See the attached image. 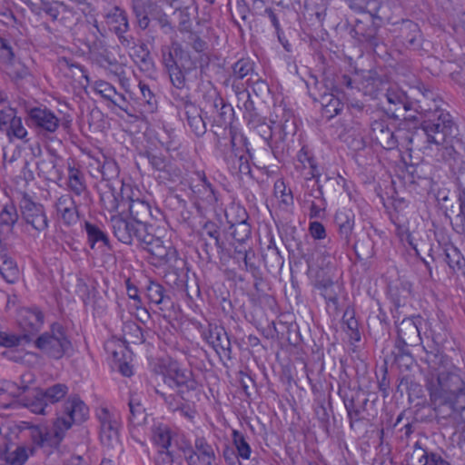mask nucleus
<instances>
[{"mask_svg": "<svg viewBox=\"0 0 465 465\" xmlns=\"http://www.w3.org/2000/svg\"><path fill=\"white\" fill-rule=\"evenodd\" d=\"M420 361L427 366L426 387L438 422L464 411L465 371L436 346L423 347Z\"/></svg>", "mask_w": 465, "mask_h": 465, "instance_id": "nucleus-1", "label": "nucleus"}, {"mask_svg": "<svg viewBox=\"0 0 465 465\" xmlns=\"http://www.w3.org/2000/svg\"><path fill=\"white\" fill-rule=\"evenodd\" d=\"M161 63L172 84L171 95L184 113L186 122L203 114V104L193 102L186 75L196 70L197 63L178 41L161 47Z\"/></svg>", "mask_w": 465, "mask_h": 465, "instance_id": "nucleus-2", "label": "nucleus"}, {"mask_svg": "<svg viewBox=\"0 0 465 465\" xmlns=\"http://www.w3.org/2000/svg\"><path fill=\"white\" fill-rule=\"evenodd\" d=\"M421 115L420 129L427 142L434 144L453 142L459 134V128L451 114L434 104V108L419 105Z\"/></svg>", "mask_w": 465, "mask_h": 465, "instance_id": "nucleus-3", "label": "nucleus"}, {"mask_svg": "<svg viewBox=\"0 0 465 465\" xmlns=\"http://www.w3.org/2000/svg\"><path fill=\"white\" fill-rule=\"evenodd\" d=\"M381 24L382 18L379 15V11L368 12L355 19L350 34L365 48L383 58L387 54V48L381 33Z\"/></svg>", "mask_w": 465, "mask_h": 465, "instance_id": "nucleus-4", "label": "nucleus"}, {"mask_svg": "<svg viewBox=\"0 0 465 465\" xmlns=\"http://www.w3.org/2000/svg\"><path fill=\"white\" fill-rule=\"evenodd\" d=\"M203 115L211 123L213 131L221 132L223 128L232 126L234 116L233 107L215 88H211L203 94Z\"/></svg>", "mask_w": 465, "mask_h": 465, "instance_id": "nucleus-5", "label": "nucleus"}, {"mask_svg": "<svg viewBox=\"0 0 465 465\" xmlns=\"http://www.w3.org/2000/svg\"><path fill=\"white\" fill-rule=\"evenodd\" d=\"M34 345L44 355L56 361L68 354L73 347L66 329L59 322L51 324L48 331L34 341Z\"/></svg>", "mask_w": 465, "mask_h": 465, "instance_id": "nucleus-6", "label": "nucleus"}, {"mask_svg": "<svg viewBox=\"0 0 465 465\" xmlns=\"http://www.w3.org/2000/svg\"><path fill=\"white\" fill-rule=\"evenodd\" d=\"M215 136L214 148L225 163H232L237 156L248 153L251 156L247 137L232 126L213 131Z\"/></svg>", "mask_w": 465, "mask_h": 465, "instance_id": "nucleus-7", "label": "nucleus"}, {"mask_svg": "<svg viewBox=\"0 0 465 465\" xmlns=\"http://www.w3.org/2000/svg\"><path fill=\"white\" fill-rule=\"evenodd\" d=\"M114 235L124 244L135 243L141 247L146 240L152 239L150 229L153 225L149 223H139L133 219H124L121 215H112L110 219Z\"/></svg>", "mask_w": 465, "mask_h": 465, "instance_id": "nucleus-8", "label": "nucleus"}, {"mask_svg": "<svg viewBox=\"0 0 465 465\" xmlns=\"http://www.w3.org/2000/svg\"><path fill=\"white\" fill-rule=\"evenodd\" d=\"M141 247L147 251L153 259L155 260V262H153L154 265H167L170 268H173L175 270L174 274L176 275L174 283L178 287L183 288L185 286L186 280L184 278L186 274L183 273V277H181L177 272L180 267L184 265V261L180 258L177 250L173 246H164L163 241L152 232V239L146 240V242H143Z\"/></svg>", "mask_w": 465, "mask_h": 465, "instance_id": "nucleus-9", "label": "nucleus"}, {"mask_svg": "<svg viewBox=\"0 0 465 465\" xmlns=\"http://www.w3.org/2000/svg\"><path fill=\"white\" fill-rule=\"evenodd\" d=\"M136 25L141 30L149 27L151 20L156 21L164 34H170L175 27L161 5L152 0H131Z\"/></svg>", "mask_w": 465, "mask_h": 465, "instance_id": "nucleus-10", "label": "nucleus"}, {"mask_svg": "<svg viewBox=\"0 0 465 465\" xmlns=\"http://www.w3.org/2000/svg\"><path fill=\"white\" fill-rule=\"evenodd\" d=\"M338 394L343 401L351 429H353L356 422L368 420L371 416L370 407L375 404L376 398L371 400V393L367 394L361 389L351 390L340 387Z\"/></svg>", "mask_w": 465, "mask_h": 465, "instance_id": "nucleus-11", "label": "nucleus"}, {"mask_svg": "<svg viewBox=\"0 0 465 465\" xmlns=\"http://www.w3.org/2000/svg\"><path fill=\"white\" fill-rule=\"evenodd\" d=\"M163 381L173 390L178 391L181 399L185 400L186 395L197 388V381L193 371L183 368L176 361H168L161 365Z\"/></svg>", "mask_w": 465, "mask_h": 465, "instance_id": "nucleus-12", "label": "nucleus"}, {"mask_svg": "<svg viewBox=\"0 0 465 465\" xmlns=\"http://www.w3.org/2000/svg\"><path fill=\"white\" fill-rule=\"evenodd\" d=\"M54 421L67 432L73 425H80L89 418V408L79 395H70L55 411Z\"/></svg>", "mask_w": 465, "mask_h": 465, "instance_id": "nucleus-13", "label": "nucleus"}, {"mask_svg": "<svg viewBox=\"0 0 465 465\" xmlns=\"http://www.w3.org/2000/svg\"><path fill=\"white\" fill-rule=\"evenodd\" d=\"M391 125L393 124L384 113L377 114L370 122L371 140L385 150H392L398 146V139Z\"/></svg>", "mask_w": 465, "mask_h": 465, "instance_id": "nucleus-14", "label": "nucleus"}, {"mask_svg": "<svg viewBox=\"0 0 465 465\" xmlns=\"http://www.w3.org/2000/svg\"><path fill=\"white\" fill-rule=\"evenodd\" d=\"M20 210L22 219L27 225H30L37 233L48 229L49 221L45 213V206L40 203H35L27 194L24 193L20 201Z\"/></svg>", "mask_w": 465, "mask_h": 465, "instance_id": "nucleus-15", "label": "nucleus"}, {"mask_svg": "<svg viewBox=\"0 0 465 465\" xmlns=\"http://www.w3.org/2000/svg\"><path fill=\"white\" fill-rule=\"evenodd\" d=\"M25 123L39 134L46 136L49 134H54L58 129L60 119L45 106L32 107L27 110Z\"/></svg>", "mask_w": 465, "mask_h": 465, "instance_id": "nucleus-16", "label": "nucleus"}, {"mask_svg": "<svg viewBox=\"0 0 465 465\" xmlns=\"http://www.w3.org/2000/svg\"><path fill=\"white\" fill-rule=\"evenodd\" d=\"M142 292L148 300V303L154 305L165 316L174 309V302L172 298V292L167 290L159 282L148 279L143 286Z\"/></svg>", "mask_w": 465, "mask_h": 465, "instance_id": "nucleus-17", "label": "nucleus"}, {"mask_svg": "<svg viewBox=\"0 0 465 465\" xmlns=\"http://www.w3.org/2000/svg\"><path fill=\"white\" fill-rule=\"evenodd\" d=\"M139 156L146 159L151 168L159 173V179L176 182L182 176L181 170L173 163L169 157L160 152L146 150L140 153Z\"/></svg>", "mask_w": 465, "mask_h": 465, "instance_id": "nucleus-18", "label": "nucleus"}, {"mask_svg": "<svg viewBox=\"0 0 465 465\" xmlns=\"http://www.w3.org/2000/svg\"><path fill=\"white\" fill-rule=\"evenodd\" d=\"M334 223L337 226L338 239L342 249L346 251L351 249L359 257L356 242H354L355 215L352 211L349 209L338 210L334 215Z\"/></svg>", "mask_w": 465, "mask_h": 465, "instance_id": "nucleus-19", "label": "nucleus"}, {"mask_svg": "<svg viewBox=\"0 0 465 465\" xmlns=\"http://www.w3.org/2000/svg\"><path fill=\"white\" fill-rule=\"evenodd\" d=\"M203 340L215 351L221 360H232V341L225 329L217 324H209L202 333Z\"/></svg>", "mask_w": 465, "mask_h": 465, "instance_id": "nucleus-20", "label": "nucleus"}, {"mask_svg": "<svg viewBox=\"0 0 465 465\" xmlns=\"http://www.w3.org/2000/svg\"><path fill=\"white\" fill-rule=\"evenodd\" d=\"M104 18L110 30L117 35L122 45L129 47L134 44V38L127 35L130 31V24L127 12L124 9L114 5L106 12Z\"/></svg>", "mask_w": 465, "mask_h": 465, "instance_id": "nucleus-21", "label": "nucleus"}, {"mask_svg": "<svg viewBox=\"0 0 465 465\" xmlns=\"http://www.w3.org/2000/svg\"><path fill=\"white\" fill-rule=\"evenodd\" d=\"M395 41L398 45L418 51L422 48L423 37L419 25L411 20L403 19L396 24Z\"/></svg>", "mask_w": 465, "mask_h": 465, "instance_id": "nucleus-22", "label": "nucleus"}, {"mask_svg": "<svg viewBox=\"0 0 465 465\" xmlns=\"http://www.w3.org/2000/svg\"><path fill=\"white\" fill-rule=\"evenodd\" d=\"M195 175L197 176V181H193L190 183L192 193L203 204L215 207L221 196L216 186L207 179L203 171H197Z\"/></svg>", "mask_w": 465, "mask_h": 465, "instance_id": "nucleus-23", "label": "nucleus"}, {"mask_svg": "<svg viewBox=\"0 0 465 465\" xmlns=\"http://www.w3.org/2000/svg\"><path fill=\"white\" fill-rule=\"evenodd\" d=\"M411 460L414 465H450L446 452L440 448H433L416 441Z\"/></svg>", "mask_w": 465, "mask_h": 465, "instance_id": "nucleus-24", "label": "nucleus"}, {"mask_svg": "<svg viewBox=\"0 0 465 465\" xmlns=\"http://www.w3.org/2000/svg\"><path fill=\"white\" fill-rule=\"evenodd\" d=\"M96 417L100 423V437L102 441L111 444L114 440H118L121 427L118 413L111 411L105 407H102L97 411Z\"/></svg>", "mask_w": 465, "mask_h": 465, "instance_id": "nucleus-25", "label": "nucleus"}, {"mask_svg": "<svg viewBox=\"0 0 465 465\" xmlns=\"http://www.w3.org/2000/svg\"><path fill=\"white\" fill-rule=\"evenodd\" d=\"M397 339L401 340L405 344L416 345L420 341V326L422 323L420 316L404 318L398 323L399 317L396 315Z\"/></svg>", "mask_w": 465, "mask_h": 465, "instance_id": "nucleus-26", "label": "nucleus"}, {"mask_svg": "<svg viewBox=\"0 0 465 465\" xmlns=\"http://www.w3.org/2000/svg\"><path fill=\"white\" fill-rule=\"evenodd\" d=\"M278 230L289 253L297 254L301 258L306 259L307 253L301 240L298 228L292 223H285L281 227H278Z\"/></svg>", "mask_w": 465, "mask_h": 465, "instance_id": "nucleus-27", "label": "nucleus"}, {"mask_svg": "<svg viewBox=\"0 0 465 465\" xmlns=\"http://www.w3.org/2000/svg\"><path fill=\"white\" fill-rule=\"evenodd\" d=\"M359 76L352 78L347 74H337L333 81L327 79L325 82V87L329 91L341 94L342 98H347L350 95L354 94L355 91H359Z\"/></svg>", "mask_w": 465, "mask_h": 465, "instance_id": "nucleus-28", "label": "nucleus"}, {"mask_svg": "<svg viewBox=\"0 0 465 465\" xmlns=\"http://www.w3.org/2000/svg\"><path fill=\"white\" fill-rule=\"evenodd\" d=\"M358 87L359 91L362 92L364 95L376 99L383 90L384 82L376 71H364L359 76Z\"/></svg>", "mask_w": 465, "mask_h": 465, "instance_id": "nucleus-29", "label": "nucleus"}, {"mask_svg": "<svg viewBox=\"0 0 465 465\" xmlns=\"http://www.w3.org/2000/svg\"><path fill=\"white\" fill-rule=\"evenodd\" d=\"M296 158L297 164L295 165V169L298 172L302 173L306 168L310 169L305 176L306 183L312 180H316L318 183V179H320L322 174L319 170L317 161L309 149L306 146H302L297 153Z\"/></svg>", "mask_w": 465, "mask_h": 465, "instance_id": "nucleus-30", "label": "nucleus"}, {"mask_svg": "<svg viewBox=\"0 0 465 465\" xmlns=\"http://www.w3.org/2000/svg\"><path fill=\"white\" fill-rule=\"evenodd\" d=\"M453 274L465 276V258L453 243H445L440 254Z\"/></svg>", "mask_w": 465, "mask_h": 465, "instance_id": "nucleus-31", "label": "nucleus"}, {"mask_svg": "<svg viewBox=\"0 0 465 465\" xmlns=\"http://www.w3.org/2000/svg\"><path fill=\"white\" fill-rule=\"evenodd\" d=\"M412 284L408 281H399L389 286V297L394 305L392 311L393 318H396V313H399V309L405 306L406 302L411 296Z\"/></svg>", "mask_w": 465, "mask_h": 465, "instance_id": "nucleus-32", "label": "nucleus"}, {"mask_svg": "<svg viewBox=\"0 0 465 465\" xmlns=\"http://www.w3.org/2000/svg\"><path fill=\"white\" fill-rule=\"evenodd\" d=\"M385 97L387 102L390 104L394 105V110L392 111V117L398 118V115H396V112L403 109V111L407 112L410 110H415L416 112H420L419 105H420L419 103H413L410 101L407 94L401 89L397 87H390L387 89L385 93Z\"/></svg>", "mask_w": 465, "mask_h": 465, "instance_id": "nucleus-33", "label": "nucleus"}, {"mask_svg": "<svg viewBox=\"0 0 465 465\" xmlns=\"http://www.w3.org/2000/svg\"><path fill=\"white\" fill-rule=\"evenodd\" d=\"M55 207L64 224L71 226L78 222L79 214L77 205L71 195L65 194L60 196L56 201Z\"/></svg>", "mask_w": 465, "mask_h": 465, "instance_id": "nucleus-34", "label": "nucleus"}, {"mask_svg": "<svg viewBox=\"0 0 465 465\" xmlns=\"http://www.w3.org/2000/svg\"><path fill=\"white\" fill-rule=\"evenodd\" d=\"M429 165L427 164H411L407 167L406 179L413 190L420 188L427 191L430 186V177L428 172Z\"/></svg>", "mask_w": 465, "mask_h": 465, "instance_id": "nucleus-35", "label": "nucleus"}, {"mask_svg": "<svg viewBox=\"0 0 465 465\" xmlns=\"http://www.w3.org/2000/svg\"><path fill=\"white\" fill-rule=\"evenodd\" d=\"M319 102L322 106V116L326 120H331L339 115L344 107L341 94L332 91H330V93L324 92L321 94Z\"/></svg>", "mask_w": 465, "mask_h": 465, "instance_id": "nucleus-36", "label": "nucleus"}, {"mask_svg": "<svg viewBox=\"0 0 465 465\" xmlns=\"http://www.w3.org/2000/svg\"><path fill=\"white\" fill-rule=\"evenodd\" d=\"M247 125L251 129L255 130L257 134L264 139L268 146L271 148L273 155L276 158H279V155L283 152V146H280V142L278 141L274 142L273 143H272V128L269 124L266 123L265 118L261 115L258 117L257 123H249Z\"/></svg>", "mask_w": 465, "mask_h": 465, "instance_id": "nucleus-37", "label": "nucleus"}, {"mask_svg": "<svg viewBox=\"0 0 465 465\" xmlns=\"http://www.w3.org/2000/svg\"><path fill=\"white\" fill-rule=\"evenodd\" d=\"M175 432L168 425L155 421L151 427V440L159 449H169Z\"/></svg>", "mask_w": 465, "mask_h": 465, "instance_id": "nucleus-38", "label": "nucleus"}, {"mask_svg": "<svg viewBox=\"0 0 465 465\" xmlns=\"http://www.w3.org/2000/svg\"><path fill=\"white\" fill-rule=\"evenodd\" d=\"M242 216L240 221L234 223L230 221V226L226 231V233L240 245L245 243V242L250 239L252 233L251 225L247 223L248 214L245 210H242Z\"/></svg>", "mask_w": 465, "mask_h": 465, "instance_id": "nucleus-39", "label": "nucleus"}, {"mask_svg": "<svg viewBox=\"0 0 465 465\" xmlns=\"http://www.w3.org/2000/svg\"><path fill=\"white\" fill-rule=\"evenodd\" d=\"M43 394L42 389L35 387L32 389L30 394L23 397L21 404L30 410L33 413L45 415L46 408L49 406Z\"/></svg>", "mask_w": 465, "mask_h": 465, "instance_id": "nucleus-40", "label": "nucleus"}, {"mask_svg": "<svg viewBox=\"0 0 465 465\" xmlns=\"http://www.w3.org/2000/svg\"><path fill=\"white\" fill-rule=\"evenodd\" d=\"M28 458V449L25 446H16L14 450H10L8 443L0 446V460L6 465H24Z\"/></svg>", "mask_w": 465, "mask_h": 465, "instance_id": "nucleus-41", "label": "nucleus"}, {"mask_svg": "<svg viewBox=\"0 0 465 465\" xmlns=\"http://www.w3.org/2000/svg\"><path fill=\"white\" fill-rule=\"evenodd\" d=\"M234 252L239 256H242L243 267L241 268L251 273L252 278H260V273L262 272L255 252L252 248L246 249L245 247L235 246Z\"/></svg>", "mask_w": 465, "mask_h": 465, "instance_id": "nucleus-42", "label": "nucleus"}, {"mask_svg": "<svg viewBox=\"0 0 465 465\" xmlns=\"http://www.w3.org/2000/svg\"><path fill=\"white\" fill-rule=\"evenodd\" d=\"M129 415L127 417L129 425L133 427L143 425L147 414L145 408L136 393H131L128 400Z\"/></svg>", "mask_w": 465, "mask_h": 465, "instance_id": "nucleus-43", "label": "nucleus"}, {"mask_svg": "<svg viewBox=\"0 0 465 465\" xmlns=\"http://www.w3.org/2000/svg\"><path fill=\"white\" fill-rule=\"evenodd\" d=\"M198 7L196 4L194 5L176 6L173 12V15L178 20V30L182 34L191 32L193 30L192 19L197 15Z\"/></svg>", "mask_w": 465, "mask_h": 465, "instance_id": "nucleus-44", "label": "nucleus"}, {"mask_svg": "<svg viewBox=\"0 0 465 465\" xmlns=\"http://www.w3.org/2000/svg\"><path fill=\"white\" fill-rule=\"evenodd\" d=\"M256 64L250 57H242L232 64L230 77L243 80L244 78H253L257 76L255 72Z\"/></svg>", "mask_w": 465, "mask_h": 465, "instance_id": "nucleus-45", "label": "nucleus"}, {"mask_svg": "<svg viewBox=\"0 0 465 465\" xmlns=\"http://www.w3.org/2000/svg\"><path fill=\"white\" fill-rule=\"evenodd\" d=\"M19 214L13 203H6L0 211V232L5 235L12 233Z\"/></svg>", "mask_w": 465, "mask_h": 465, "instance_id": "nucleus-46", "label": "nucleus"}, {"mask_svg": "<svg viewBox=\"0 0 465 465\" xmlns=\"http://www.w3.org/2000/svg\"><path fill=\"white\" fill-rule=\"evenodd\" d=\"M314 287L320 291L321 295L327 303L337 306L339 303L338 293L334 290V282L331 277H321L318 273L315 279Z\"/></svg>", "mask_w": 465, "mask_h": 465, "instance_id": "nucleus-47", "label": "nucleus"}, {"mask_svg": "<svg viewBox=\"0 0 465 465\" xmlns=\"http://www.w3.org/2000/svg\"><path fill=\"white\" fill-rule=\"evenodd\" d=\"M38 9V14L44 13L45 15L49 16L53 22L59 20L62 10L64 14H71L74 15V8L69 7L63 2L59 1L50 2L47 0H41Z\"/></svg>", "mask_w": 465, "mask_h": 465, "instance_id": "nucleus-48", "label": "nucleus"}, {"mask_svg": "<svg viewBox=\"0 0 465 465\" xmlns=\"http://www.w3.org/2000/svg\"><path fill=\"white\" fill-rule=\"evenodd\" d=\"M68 187L77 196L88 194L84 173L71 165L68 167Z\"/></svg>", "mask_w": 465, "mask_h": 465, "instance_id": "nucleus-49", "label": "nucleus"}, {"mask_svg": "<svg viewBox=\"0 0 465 465\" xmlns=\"http://www.w3.org/2000/svg\"><path fill=\"white\" fill-rule=\"evenodd\" d=\"M0 274L9 283H14L18 278L16 262L5 251L0 252Z\"/></svg>", "mask_w": 465, "mask_h": 465, "instance_id": "nucleus-50", "label": "nucleus"}, {"mask_svg": "<svg viewBox=\"0 0 465 465\" xmlns=\"http://www.w3.org/2000/svg\"><path fill=\"white\" fill-rule=\"evenodd\" d=\"M128 210L130 219L139 223H148L147 219L151 216V206L149 203L140 199H131Z\"/></svg>", "mask_w": 465, "mask_h": 465, "instance_id": "nucleus-51", "label": "nucleus"}, {"mask_svg": "<svg viewBox=\"0 0 465 465\" xmlns=\"http://www.w3.org/2000/svg\"><path fill=\"white\" fill-rule=\"evenodd\" d=\"M122 331L126 343L142 344L145 341L142 328L134 321L124 322Z\"/></svg>", "mask_w": 465, "mask_h": 465, "instance_id": "nucleus-52", "label": "nucleus"}, {"mask_svg": "<svg viewBox=\"0 0 465 465\" xmlns=\"http://www.w3.org/2000/svg\"><path fill=\"white\" fill-rule=\"evenodd\" d=\"M66 432L54 421L52 423V430H44L43 448L57 449L65 437Z\"/></svg>", "mask_w": 465, "mask_h": 465, "instance_id": "nucleus-53", "label": "nucleus"}, {"mask_svg": "<svg viewBox=\"0 0 465 465\" xmlns=\"http://www.w3.org/2000/svg\"><path fill=\"white\" fill-rule=\"evenodd\" d=\"M100 201L103 207L110 213L117 211L120 205L119 194L114 186L107 183L100 193Z\"/></svg>", "mask_w": 465, "mask_h": 465, "instance_id": "nucleus-54", "label": "nucleus"}, {"mask_svg": "<svg viewBox=\"0 0 465 465\" xmlns=\"http://www.w3.org/2000/svg\"><path fill=\"white\" fill-rule=\"evenodd\" d=\"M84 229L87 234L88 242L93 249L96 242H103L109 250H112V245L107 234L103 232L97 225L90 222L84 223Z\"/></svg>", "mask_w": 465, "mask_h": 465, "instance_id": "nucleus-55", "label": "nucleus"}, {"mask_svg": "<svg viewBox=\"0 0 465 465\" xmlns=\"http://www.w3.org/2000/svg\"><path fill=\"white\" fill-rule=\"evenodd\" d=\"M45 401L49 404H55L62 401L69 391V388L64 383H55L46 389H42Z\"/></svg>", "mask_w": 465, "mask_h": 465, "instance_id": "nucleus-56", "label": "nucleus"}, {"mask_svg": "<svg viewBox=\"0 0 465 465\" xmlns=\"http://www.w3.org/2000/svg\"><path fill=\"white\" fill-rule=\"evenodd\" d=\"M195 454L201 462L208 460H217L215 451L213 446L207 441L204 437H196L194 440Z\"/></svg>", "mask_w": 465, "mask_h": 465, "instance_id": "nucleus-57", "label": "nucleus"}, {"mask_svg": "<svg viewBox=\"0 0 465 465\" xmlns=\"http://www.w3.org/2000/svg\"><path fill=\"white\" fill-rule=\"evenodd\" d=\"M350 9L359 14L380 11L381 3L379 0H344Z\"/></svg>", "mask_w": 465, "mask_h": 465, "instance_id": "nucleus-58", "label": "nucleus"}, {"mask_svg": "<svg viewBox=\"0 0 465 465\" xmlns=\"http://www.w3.org/2000/svg\"><path fill=\"white\" fill-rule=\"evenodd\" d=\"M29 343L33 341V336L29 333L16 335L0 330V346L13 348L20 345L22 342Z\"/></svg>", "mask_w": 465, "mask_h": 465, "instance_id": "nucleus-59", "label": "nucleus"}, {"mask_svg": "<svg viewBox=\"0 0 465 465\" xmlns=\"http://www.w3.org/2000/svg\"><path fill=\"white\" fill-rule=\"evenodd\" d=\"M37 170L39 176L46 180L54 181L60 179V173L56 169L55 159H43L37 163Z\"/></svg>", "mask_w": 465, "mask_h": 465, "instance_id": "nucleus-60", "label": "nucleus"}, {"mask_svg": "<svg viewBox=\"0 0 465 465\" xmlns=\"http://www.w3.org/2000/svg\"><path fill=\"white\" fill-rule=\"evenodd\" d=\"M451 143L452 142L435 144L437 146V150L434 156L437 162L451 165L452 162L455 161L456 155V150Z\"/></svg>", "mask_w": 465, "mask_h": 465, "instance_id": "nucleus-61", "label": "nucleus"}, {"mask_svg": "<svg viewBox=\"0 0 465 465\" xmlns=\"http://www.w3.org/2000/svg\"><path fill=\"white\" fill-rule=\"evenodd\" d=\"M85 27L90 32L91 36L85 39L84 45L89 50L97 49L100 36H104V30L100 28L96 19H94L93 23L87 21Z\"/></svg>", "mask_w": 465, "mask_h": 465, "instance_id": "nucleus-62", "label": "nucleus"}, {"mask_svg": "<svg viewBox=\"0 0 465 465\" xmlns=\"http://www.w3.org/2000/svg\"><path fill=\"white\" fill-rule=\"evenodd\" d=\"M232 443L237 450L238 456L243 460H248L251 456L252 450L246 441L244 435L239 430H233L232 432Z\"/></svg>", "mask_w": 465, "mask_h": 465, "instance_id": "nucleus-63", "label": "nucleus"}, {"mask_svg": "<svg viewBox=\"0 0 465 465\" xmlns=\"http://www.w3.org/2000/svg\"><path fill=\"white\" fill-rule=\"evenodd\" d=\"M251 156L248 153H244L243 155L237 156L234 158L232 163H226L230 172L232 174H244L249 175L252 173L251 165L249 163V158Z\"/></svg>", "mask_w": 465, "mask_h": 465, "instance_id": "nucleus-64", "label": "nucleus"}]
</instances>
